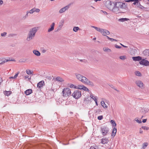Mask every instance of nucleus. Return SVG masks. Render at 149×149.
I'll use <instances>...</instances> for the list:
<instances>
[{
    "label": "nucleus",
    "mask_w": 149,
    "mask_h": 149,
    "mask_svg": "<svg viewBox=\"0 0 149 149\" xmlns=\"http://www.w3.org/2000/svg\"><path fill=\"white\" fill-rule=\"evenodd\" d=\"M37 31V28L34 27L31 29L27 35L26 40L29 41L33 39L35 36V34Z\"/></svg>",
    "instance_id": "f257e3e1"
},
{
    "label": "nucleus",
    "mask_w": 149,
    "mask_h": 149,
    "mask_svg": "<svg viewBox=\"0 0 149 149\" xmlns=\"http://www.w3.org/2000/svg\"><path fill=\"white\" fill-rule=\"evenodd\" d=\"M117 5L119 6L121 13H125L127 11L128 9L127 4L122 2H118Z\"/></svg>",
    "instance_id": "f03ea898"
},
{
    "label": "nucleus",
    "mask_w": 149,
    "mask_h": 149,
    "mask_svg": "<svg viewBox=\"0 0 149 149\" xmlns=\"http://www.w3.org/2000/svg\"><path fill=\"white\" fill-rule=\"evenodd\" d=\"M62 93L63 96L64 97H67L71 95V91L69 88H66L63 90Z\"/></svg>",
    "instance_id": "7ed1b4c3"
},
{
    "label": "nucleus",
    "mask_w": 149,
    "mask_h": 149,
    "mask_svg": "<svg viewBox=\"0 0 149 149\" xmlns=\"http://www.w3.org/2000/svg\"><path fill=\"white\" fill-rule=\"evenodd\" d=\"M82 77L81 81L85 84L89 85L92 86H94L93 83L92 82L90 81L88 79L84 76Z\"/></svg>",
    "instance_id": "20e7f679"
},
{
    "label": "nucleus",
    "mask_w": 149,
    "mask_h": 149,
    "mask_svg": "<svg viewBox=\"0 0 149 149\" xmlns=\"http://www.w3.org/2000/svg\"><path fill=\"white\" fill-rule=\"evenodd\" d=\"M72 95L76 99H78L81 96V92L78 90L75 91L72 93Z\"/></svg>",
    "instance_id": "39448f33"
},
{
    "label": "nucleus",
    "mask_w": 149,
    "mask_h": 149,
    "mask_svg": "<svg viewBox=\"0 0 149 149\" xmlns=\"http://www.w3.org/2000/svg\"><path fill=\"white\" fill-rule=\"evenodd\" d=\"M113 11L116 13H120L121 11L118 5H117V3H116L114 7L112 9Z\"/></svg>",
    "instance_id": "423d86ee"
},
{
    "label": "nucleus",
    "mask_w": 149,
    "mask_h": 149,
    "mask_svg": "<svg viewBox=\"0 0 149 149\" xmlns=\"http://www.w3.org/2000/svg\"><path fill=\"white\" fill-rule=\"evenodd\" d=\"M109 131L108 127H103L101 128V132L103 135H107Z\"/></svg>",
    "instance_id": "0eeeda50"
},
{
    "label": "nucleus",
    "mask_w": 149,
    "mask_h": 149,
    "mask_svg": "<svg viewBox=\"0 0 149 149\" xmlns=\"http://www.w3.org/2000/svg\"><path fill=\"white\" fill-rule=\"evenodd\" d=\"M69 8V6L67 5L61 9L59 11L60 14H62L64 13L66 10H68Z\"/></svg>",
    "instance_id": "6e6552de"
},
{
    "label": "nucleus",
    "mask_w": 149,
    "mask_h": 149,
    "mask_svg": "<svg viewBox=\"0 0 149 149\" xmlns=\"http://www.w3.org/2000/svg\"><path fill=\"white\" fill-rule=\"evenodd\" d=\"M127 2H130L134 1L133 4L134 5H136L137 7H139V6L142 7V6L140 5V3H139L138 0H128L126 1Z\"/></svg>",
    "instance_id": "1a4fd4ad"
},
{
    "label": "nucleus",
    "mask_w": 149,
    "mask_h": 149,
    "mask_svg": "<svg viewBox=\"0 0 149 149\" xmlns=\"http://www.w3.org/2000/svg\"><path fill=\"white\" fill-rule=\"evenodd\" d=\"M135 83L136 85L139 88H142L143 87V82L140 80L136 81Z\"/></svg>",
    "instance_id": "9d476101"
},
{
    "label": "nucleus",
    "mask_w": 149,
    "mask_h": 149,
    "mask_svg": "<svg viewBox=\"0 0 149 149\" xmlns=\"http://www.w3.org/2000/svg\"><path fill=\"white\" fill-rule=\"evenodd\" d=\"M101 33L104 36H105L106 35H108L110 34V32L106 29H101Z\"/></svg>",
    "instance_id": "9b49d317"
},
{
    "label": "nucleus",
    "mask_w": 149,
    "mask_h": 149,
    "mask_svg": "<svg viewBox=\"0 0 149 149\" xmlns=\"http://www.w3.org/2000/svg\"><path fill=\"white\" fill-rule=\"evenodd\" d=\"M139 63L141 65L147 66L148 65L149 62L148 61L143 59L140 61Z\"/></svg>",
    "instance_id": "f8f14e48"
},
{
    "label": "nucleus",
    "mask_w": 149,
    "mask_h": 149,
    "mask_svg": "<svg viewBox=\"0 0 149 149\" xmlns=\"http://www.w3.org/2000/svg\"><path fill=\"white\" fill-rule=\"evenodd\" d=\"M55 25V23L54 22H52L50 26V27L48 30V32L49 33L52 31L54 29V27Z\"/></svg>",
    "instance_id": "ddd939ff"
},
{
    "label": "nucleus",
    "mask_w": 149,
    "mask_h": 149,
    "mask_svg": "<svg viewBox=\"0 0 149 149\" xmlns=\"http://www.w3.org/2000/svg\"><path fill=\"white\" fill-rule=\"evenodd\" d=\"M75 75L76 76V78L79 81H81V80L83 77V76L81 75L80 74L78 73H75Z\"/></svg>",
    "instance_id": "4468645a"
},
{
    "label": "nucleus",
    "mask_w": 149,
    "mask_h": 149,
    "mask_svg": "<svg viewBox=\"0 0 149 149\" xmlns=\"http://www.w3.org/2000/svg\"><path fill=\"white\" fill-rule=\"evenodd\" d=\"M45 85V83L44 81H42L39 82L37 84V87L41 88Z\"/></svg>",
    "instance_id": "2eb2a0df"
},
{
    "label": "nucleus",
    "mask_w": 149,
    "mask_h": 149,
    "mask_svg": "<svg viewBox=\"0 0 149 149\" xmlns=\"http://www.w3.org/2000/svg\"><path fill=\"white\" fill-rule=\"evenodd\" d=\"M132 59L134 61H139L141 60L142 57L139 56L136 57H132Z\"/></svg>",
    "instance_id": "dca6fc26"
},
{
    "label": "nucleus",
    "mask_w": 149,
    "mask_h": 149,
    "mask_svg": "<svg viewBox=\"0 0 149 149\" xmlns=\"http://www.w3.org/2000/svg\"><path fill=\"white\" fill-rule=\"evenodd\" d=\"M64 19H62L61 20L60 22L59 23V24L58 25V27L59 28V29H61L62 28L64 24Z\"/></svg>",
    "instance_id": "f3484780"
},
{
    "label": "nucleus",
    "mask_w": 149,
    "mask_h": 149,
    "mask_svg": "<svg viewBox=\"0 0 149 149\" xmlns=\"http://www.w3.org/2000/svg\"><path fill=\"white\" fill-rule=\"evenodd\" d=\"M109 141V139L107 138H105L102 139H101V143L104 144H105L107 143Z\"/></svg>",
    "instance_id": "a211bd4d"
},
{
    "label": "nucleus",
    "mask_w": 149,
    "mask_h": 149,
    "mask_svg": "<svg viewBox=\"0 0 149 149\" xmlns=\"http://www.w3.org/2000/svg\"><path fill=\"white\" fill-rule=\"evenodd\" d=\"M143 54L146 56H149V49L145 50L143 53Z\"/></svg>",
    "instance_id": "6ab92c4d"
},
{
    "label": "nucleus",
    "mask_w": 149,
    "mask_h": 149,
    "mask_svg": "<svg viewBox=\"0 0 149 149\" xmlns=\"http://www.w3.org/2000/svg\"><path fill=\"white\" fill-rule=\"evenodd\" d=\"M116 132H117L116 128L115 127H114L113 128V131L112 132V133L111 134V136L114 137L116 134Z\"/></svg>",
    "instance_id": "aec40b11"
},
{
    "label": "nucleus",
    "mask_w": 149,
    "mask_h": 149,
    "mask_svg": "<svg viewBox=\"0 0 149 149\" xmlns=\"http://www.w3.org/2000/svg\"><path fill=\"white\" fill-rule=\"evenodd\" d=\"M33 54L37 56H39L40 55V52L36 50H34L33 51Z\"/></svg>",
    "instance_id": "412c9836"
},
{
    "label": "nucleus",
    "mask_w": 149,
    "mask_h": 149,
    "mask_svg": "<svg viewBox=\"0 0 149 149\" xmlns=\"http://www.w3.org/2000/svg\"><path fill=\"white\" fill-rule=\"evenodd\" d=\"M32 92V90L31 89H29L25 91V93L26 95H30Z\"/></svg>",
    "instance_id": "4be33fe9"
},
{
    "label": "nucleus",
    "mask_w": 149,
    "mask_h": 149,
    "mask_svg": "<svg viewBox=\"0 0 149 149\" xmlns=\"http://www.w3.org/2000/svg\"><path fill=\"white\" fill-rule=\"evenodd\" d=\"M149 111V108L147 107L144 108L142 109L141 112L144 113L148 112Z\"/></svg>",
    "instance_id": "5701e85b"
},
{
    "label": "nucleus",
    "mask_w": 149,
    "mask_h": 149,
    "mask_svg": "<svg viewBox=\"0 0 149 149\" xmlns=\"http://www.w3.org/2000/svg\"><path fill=\"white\" fill-rule=\"evenodd\" d=\"M90 97L94 101H95L97 100V97L96 96H95L92 93H91L90 94Z\"/></svg>",
    "instance_id": "b1692460"
},
{
    "label": "nucleus",
    "mask_w": 149,
    "mask_h": 149,
    "mask_svg": "<svg viewBox=\"0 0 149 149\" xmlns=\"http://www.w3.org/2000/svg\"><path fill=\"white\" fill-rule=\"evenodd\" d=\"M148 145V143L147 142L144 143L142 145V148L141 149H145Z\"/></svg>",
    "instance_id": "393cba45"
},
{
    "label": "nucleus",
    "mask_w": 149,
    "mask_h": 149,
    "mask_svg": "<svg viewBox=\"0 0 149 149\" xmlns=\"http://www.w3.org/2000/svg\"><path fill=\"white\" fill-rule=\"evenodd\" d=\"M129 20V19L126 18H121L118 19V21L121 22H124Z\"/></svg>",
    "instance_id": "a878e982"
},
{
    "label": "nucleus",
    "mask_w": 149,
    "mask_h": 149,
    "mask_svg": "<svg viewBox=\"0 0 149 149\" xmlns=\"http://www.w3.org/2000/svg\"><path fill=\"white\" fill-rule=\"evenodd\" d=\"M101 105L104 108H107V105H106L104 101H101Z\"/></svg>",
    "instance_id": "bb28decb"
},
{
    "label": "nucleus",
    "mask_w": 149,
    "mask_h": 149,
    "mask_svg": "<svg viewBox=\"0 0 149 149\" xmlns=\"http://www.w3.org/2000/svg\"><path fill=\"white\" fill-rule=\"evenodd\" d=\"M91 27L94 28L97 31H98L101 33V29H100V28L97 27L93 26H91Z\"/></svg>",
    "instance_id": "cd10ccee"
},
{
    "label": "nucleus",
    "mask_w": 149,
    "mask_h": 149,
    "mask_svg": "<svg viewBox=\"0 0 149 149\" xmlns=\"http://www.w3.org/2000/svg\"><path fill=\"white\" fill-rule=\"evenodd\" d=\"M84 86V85H79L77 86L76 87H75V88L80 89H82Z\"/></svg>",
    "instance_id": "c85d7f7f"
},
{
    "label": "nucleus",
    "mask_w": 149,
    "mask_h": 149,
    "mask_svg": "<svg viewBox=\"0 0 149 149\" xmlns=\"http://www.w3.org/2000/svg\"><path fill=\"white\" fill-rule=\"evenodd\" d=\"M56 81H58L62 82L63 81V79L60 77H57L56 78Z\"/></svg>",
    "instance_id": "c756f323"
},
{
    "label": "nucleus",
    "mask_w": 149,
    "mask_h": 149,
    "mask_svg": "<svg viewBox=\"0 0 149 149\" xmlns=\"http://www.w3.org/2000/svg\"><path fill=\"white\" fill-rule=\"evenodd\" d=\"M11 60H9V59H5L2 62L0 63V65H2V64H3L4 63L7 62L8 61H11Z\"/></svg>",
    "instance_id": "7c9ffc66"
},
{
    "label": "nucleus",
    "mask_w": 149,
    "mask_h": 149,
    "mask_svg": "<svg viewBox=\"0 0 149 149\" xmlns=\"http://www.w3.org/2000/svg\"><path fill=\"white\" fill-rule=\"evenodd\" d=\"M110 122L112 124L113 127L116 126V124L114 120H111Z\"/></svg>",
    "instance_id": "2f4dec72"
},
{
    "label": "nucleus",
    "mask_w": 149,
    "mask_h": 149,
    "mask_svg": "<svg viewBox=\"0 0 149 149\" xmlns=\"http://www.w3.org/2000/svg\"><path fill=\"white\" fill-rule=\"evenodd\" d=\"M122 60H125L127 58V57L126 56H120L119 57Z\"/></svg>",
    "instance_id": "473e14b6"
},
{
    "label": "nucleus",
    "mask_w": 149,
    "mask_h": 149,
    "mask_svg": "<svg viewBox=\"0 0 149 149\" xmlns=\"http://www.w3.org/2000/svg\"><path fill=\"white\" fill-rule=\"evenodd\" d=\"M79 29L78 27L74 26L73 27V31L75 32H77Z\"/></svg>",
    "instance_id": "72a5a7b5"
},
{
    "label": "nucleus",
    "mask_w": 149,
    "mask_h": 149,
    "mask_svg": "<svg viewBox=\"0 0 149 149\" xmlns=\"http://www.w3.org/2000/svg\"><path fill=\"white\" fill-rule=\"evenodd\" d=\"M135 74L136 75L138 76H141V73L138 71H136L135 72Z\"/></svg>",
    "instance_id": "f704fd0d"
},
{
    "label": "nucleus",
    "mask_w": 149,
    "mask_h": 149,
    "mask_svg": "<svg viewBox=\"0 0 149 149\" xmlns=\"http://www.w3.org/2000/svg\"><path fill=\"white\" fill-rule=\"evenodd\" d=\"M103 50L104 51L107 52H111V50L108 48H104Z\"/></svg>",
    "instance_id": "c9c22d12"
},
{
    "label": "nucleus",
    "mask_w": 149,
    "mask_h": 149,
    "mask_svg": "<svg viewBox=\"0 0 149 149\" xmlns=\"http://www.w3.org/2000/svg\"><path fill=\"white\" fill-rule=\"evenodd\" d=\"M82 89L85 91H87L88 92H89V90L88 89L84 86L83 87V88Z\"/></svg>",
    "instance_id": "e433bc0d"
},
{
    "label": "nucleus",
    "mask_w": 149,
    "mask_h": 149,
    "mask_svg": "<svg viewBox=\"0 0 149 149\" xmlns=\"http://www.w3.org/2000/svg\"><path fill=\"white\" fill-rule=\"evenodd\" d=\"M27 74L28 75H31L32 74L31 71L29 70H27L26 71Z\"/></svg>",
    "instance_id": "4c0bfd02"
},
{
    "label": "nucleus",
    "mask_w": 149,
    "mask_h": 149,
    "mask_svg": "<svg viewBox=\"0 0 149 149\" xmlns=\"http://www.w3.org/2000/svg\"><path fill=\"white\" fill-rule=\"evenodd\" d=\"M141 128L144 130H148L149 129V127H148L146 126H142L141 127Z\"/></svg>",
    "instance_id": "58836bf2"
},
{
    "label": "nucleus",
    "mask_w": 149,
    "mask_h": 149,
    "mask_svg": "<svg viewBox=\"0 0 149 149\" xmlns=\"http://www.w3.org/2000/svg\"><path fill=\"white\" fill-rule=\"evenodd\" d=\"M34 8V12H36L37 13H39L40 11V9L38 8Z\"/></svg>",
    "instance_id": "ea45409f"
},
{
    "label": "nucleus",
    "mask_w": 149,
    "mask_h": 149,
    "mask_svg": "<svg viewBox=\"0 0 149 149\" xmlns=\"http://www.w3.org/2000/svg\"><path fill=\"white\" fill-rule=\"evenodd\" d=\"M4 93L5 95L8 96L10 95V92L9 91H6V92H5Z\"/></svg>",
    "instance_id": "a19ab883"
},
{
    "label": "nucleus",
    "mask_w": 149,
    "mask_h": 149,
    "mask_svg": "<svg viewBox=\"0 0 149 149\" xmlns=\"http://www.w3.org/2000/svg\"><path fill=\"white\" fill-rule=\"evenodd\" d=\"M7 34V33L4 32L1 33V36L2 37H5Z\"/></svg>",
    "instance_id": "79ce46f5"
},
{
    "label": "nucleus",
    "mask_w": 149,
    "mask_h": 149,
    "mask_svg": "<svg viewBox=\"0 0 149 149\" xmlns=\"http://www.w3.org/2000/svg\"><path fill=\"white\" fill-rule=\"evenodd\" d=\"M135 120L137 123H141L142 122L141 120H139L138 119H137L136 118L135 119Z\"/></svg>",
    "instance_id": "37998d69"
},
{
    "label": "nucleus",
    "mask_w": 149,
    "mask_h": 149,
    "mask_svg": "<svg viewBox=\"0 0 149 149\" xmlns=\"http://www.w3.org/2000/svg\"><path fill=\"white\" fill-rule=\"evenodd\" d=\"M34 8H32V9L30 10L29 11V13L30 14H32L34 12Z\"/></svg>",
    "instance_id": "c03bdc74"
},
{
    "label": "nucleus",
    "mask_w": 149,
    "mask_h": 149,
    "mask_svg": "<svg viewBox=\"0 0 149 149\" xmlns=\"http://www.w3.org/2000/svg\"><path fill=\"white\" fill-rule=\"evenodd\" d=\"M41 50L42 51V52L43 53H45L46 51V50L45 49L43 48H41Z\"/></svg>",
    "instance_id": "a18cd8bd"
},
{
    "label": "nucleus",
    "mask_w": 149,
    "mask_h": 149,
    "mask_svg": "<svg viewBox=\"0 0 149 149\" xmlns=\"http://www.w3.org/2000/svg\"><path fill=\"white\" fill-rule=\"evenodd\" d=\"M103 118V116H98L97 117V119L99 120H101Z\"/></svg>",
    "instance_id": "49530a36"
},
{
    "label": "nucleus",
    "mask_w": 149,
    "mask_h": 149,
    "mask_svg": "<svg viewBox=\"0 0 149 149\" xmlns=\"http://www.w3.org/2000/svg\"><path fill=\"white\" fill-rule=\"evenodd\" d=\"M90 149H98L97 146H92L90 148Z\"/></svg>",
    "instance_id": "de8ad7c7"
},
{
    "label": "nucleus",
    "mask_w": 149,
    "mask_h": 149,
    "mask_svg": "<svg viewBox=\"0 0 149 149\" xmlns=\"http://www.w3.org/2000/svg\"><path fill=\"white\" fill-rule=\"evenodd\" d=\"M100 12H101V13H104V14L105 15H107V13L106 11H104L103 10H101Z\"/></svg>",
    "instance_id": "09e8293b"
},
{
    "label": "nucleus",
    "mask_w": 149,
    "mask_h": 149,
    "mask_svg": "<svg viewBox=\"0 0 149 149\" xmlns=\"http://www.w3.org/2000/svg\"><path fill=\"white\" fill-rule=\"evenodd\" d=\"M115 46L116 48L118 49L120 48L121 47L120 46H119L117 45H116Z\"/></svg>",
    "instance_id": "8fccbe9b"
},
{
    "label": "nucleus",
    "mask_w": 149,
    "mask_h": 149,
    "mask_svg": "<svg viewBox=\"0 0 149 149\" xmlns=\"http://www.w3.org/2000/svg\"><path fill=\"white\" fill-rule=\"evenodd\" d=\"M19 72H17V73H16L15 74V76H14V78H16V77H17L18 75L19 74Z\"/></svg>",
    "instance_id": "3c124183"
},
{
    "label": "nucleus",
    "mask_w": 149,
    "mask_h": 149,
    "mask_svg": "<svg viewBox=\"0 0 149 149\" xmlns=\"http://www.w3.org/2000/svg\"><path fill=\"white\" fill-rule=\"evenodd\" d=\"M76 86H75L74 85H71L70 86V87L71 88H75V87H76Z\"/></svg>",
    "instance_id": "603ef678"
},
{
    "label": "nucleus",
    "mask_w": 149,
    "mask_h": 149,
    "mask_svg": "<svg viewBox=\"0 0 149 149\" xmlns=\"http://www.w3.org/2000/svg\"><path fill=\"white\" fill-rule=\"evenodd\" d=\"M27 18V17L25 15L22 17V19L23 20H24Z\"/></svg>",
    "instance_id": "864d4df0"
},
{
    "label": "nucleus",
    "mask_w": 149,
    "mask_h": 149,
    "mask_svg": "<svg viewBox=\"0 0 149 149\" xmlns=\"http://www.w3.org/2000/svg\"><path fill=\"white\" fill-rule=\"evenodd\" d=\"M29 13V11H27L26 14L25 15L27 17L28 16V14Z\"/></svg>",
    "instance_id": "5fc2aeb1"
},
{
    "label": "nucleus",
    "mask_w": 149,
    "mask_h": 149,
    "mask_svg": "<svg viewBox=\"0 0 149 149\" xmlns=\"http://www.w3.org/2000/svg\"><path fill=\"white\" fill-rule=\"evenodd\" d=\"M3 3V1L2 0H0V6L2 5Z\"/></svg>",
    "instance_id": "6e6d98bb"
},
{
    "label": "nucleus",
    "mask_w": 149,
    "mask_h": 149,
    "mask_svg": "<svg viewBox=\"0 0 149 149\" xmlns=\"http://www.w3.org/2000/svg\"><path fill=\"white\" fill-rule=\"evenodd\" d=\"M147 120V119H144L143 120L142 122L143 123H145L146 122Z\"/></svg>",
    "instance_id": "4d7b16f0"
},
{
    "label": "nucleus",
    "mask_w": 149,
    "mask_h": 149,
    "mask_svg": "<svg viewBox=\"0 0 149 149\" xmlns=\"http://www.w3.org/2000/svg\"><path fill=\"white\" fill-rule=\"evenodd\" d=\"M47 78L49 79L50 80L51 79V77L50 76H49L47 77Z\"/></svg>",
    "instance_id": "13d9d810"
},
{
    "label": "nucleus",
    "mask_w": 149,
    "mask_h": 149,
    "mask_svg": "<svg viewBox=\"0 0 149 149\" xmlns=\"http://www.w3.org/2000/svg\"><path fill=\"white\" fill-rule=\"evenodd\" d=\"M139 133L140 134H142L143 133V131L141 129H140L139 130Z\"/></svg>",
    "instance_id": "bf43d9fd"
},
{
    "label": "nucleus",
    "mask_w": 149,
    "mask_h": 149,
    "mask_svg": "<svg viewBox=\"0 0 149 149\" xmlns=\"http://www.w3.org/2000/svg\"><path fill=\"white\" fill-rule=\"evenodd\" d=\"M96 104V105L97 106L98 105V103H97V100H96L95 101Z\"/></svg>",
    "instance_id": "052dcab7"
},
{
    "label": "nucleus",
    "mask_w": 149,
    "mask_h": 149,
    "mask_svg": "<svg viewBox=\"0 0 149 149\" xmlns=\"http://www.w3.org/2000/svg\"><path fill=\"white\" fill-rule=\"evenodd\" d=\"M15 34H10V36H15Z\"/></svg>",
    "instance_id": "680f3d73"
},
{
    "label": "nucleus",
    "mask_w": 149,
    "mask_h": 149,
    "mask_svg": "<svg viewBox=\"0 0 149 149\" xmlns=\"http://www.w3.org/2000/svg\"><path fill=\"white\" fill-rule=\"evenodd\" d=\"M114 39L112 38H111L110 40H111L112 42L114 41Z\"/></svg>",
    "instance_id": "e2e57ef3"
},
{
    "label": "nucleus",
    "mask_w": 149,
    "mask_h": 149,
    "mask_svg": "<svg viewBox=\"0 0 149 149\" xmlns=\"http://www.w3.org/2000/svg\"><path fill=\"white\" fill-rule=\"evenodd\" d=\"M120 44V45H122V46H123V47H125V48H126V47H127V46H126L124 45H123V44Z\"/></svg>",
    "instance_id": "0e129e2a"
},
{
    "label": "nucleus",
    "mask_w": 149,
    "mask_h": 149,
    "mask_svg": "<svg viewBox=\"0 0 149 149\" xmlns=\"http://www.w3.org/2000/svg\"><path fill=\"white\" fill-rule=\"evenodd\" d=\"M109 40H110L111 38L109 37L108 36L106 35L105 36Z\"/></svg>",
    "instance_id": "69168bd1"
},
{
    "label": "nucleus",
    "mask_w": 149,
    "mask_h": 149,
    "mask_svg": "<svg viewBox=\"0 0 149 149\" xmlns=\"http://www.w3.org/2000/svg\"><path fill=\"white\" fill-rule=\"evenodd\" d=\"M109 40H110L111 38L109 37L108 36L106 35L105 36Z\"/></svg>",
    "instance_id": "338daca9"
},
{
    "label": "nucleus",
    "mask_w": 149,
    "mask_h": 149,
    "mask_svg": "<svg viewBox=\"0 0 149 149\" xmlns=\"http://www.w3.org/2000/svg\"><path fill=\"white\" fill-rule=\"evenodd\" d=\"M29 77V76H27V75H26V76H24V78L25 79H26L27 78H28Z\"/></svg>",
    "instance_id": "774afa93"
}]
</instances>
